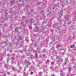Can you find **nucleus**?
<instances>
[{
  "mask_svg": "<svg viewBox=\"0 0 76 76\" xmlns=\"http://www.w3.org/2000/svg\"><path fill=\"white\" fill-rule=\"evenodd\" d=\"M70 47L71 48H73L75 47V45H73L72 46H71Z\"/></svg>",
  "mask_w": 76,
  "mask_h": 76,
  "instance_id": "nucleus-1",
  "label": "nucleus"
},
{
  "mask_svg": "<svg viewBox=\"0 0 76 76\" xmlns=\"http://www.w3.org/2000/svg\"><path fill=\"white\" fill-rule=\"evenodd\" d=\"M14 1H11V3H14Z\"/></svg>",
  "mask_w": 76,
  "mask_h": 76,
  "instance_id": "nucleus-2",
  "label": "nucleus"
},
{
  "mask_svg": "<svg viewBox=\"0 0 76 76\" xmlns=\"http://www.w3.org/2000/svg\"><path fill=\"white\" fill-rule=\"evenodd\" d=\"M71 69V68H69V70H70Z\"/></svg>",
  "mask_w": 76,
  "mask_h": 76,
  "instance_id": "nucleus-3",
  "label": "nucleus"
},
{
  "mask_svg": "<svg viewBox=\"0 0 76 76\" xmlns=\"http://www.w3.org/2000/svg\"><path fill=\"white\" fill-rule=\"evenodd\" d=\"M31 75H32V74H33V72H31Z\"/></svg>",
  "mask_w": 76,
  "mask_h": 76,
  "instance_id": "nucleus-4",
  "label": "nucleus"
},
{
  "mask_svg": "<svg viewBox=\"0 0 76 76\" xmlns=\"http://www.w3.org/2000/svg\"><path fill=\"white\" fill-rule=\"evenodd\" d=\"M48 61H49V60H48L47 61V62H48Z\"/></svg>",
  "mask_w": 76,
  "mask_h": 76,
  "instance_id": "nucleus-5",
  "label": "nucleus"
},
{
  "mask_svg": "<svg viewBox=\"0 0 76 76\" xmlns=\"http://www.w3.org/2000/svg\"><path fill=\"white\" fill-rule=\"evenodd\" d=\"M53 76H55L54 75H53Z\"/></svg>",
  "mask_w": 76,
  "mask_h": 76,
  "instance_id": "nucleus-6",
  "label": "nucleus"
},
{
  "mask_svg": "<svg viewBox=\"0 0 76 76\" xmlns=\"http://www.w3.org/2000/svg\"><path fill=\"white\" fill-rule=\"evenodd\" d=\"M73 69H74V67H73Z\"/></svg>",
  "mask_w": 76,
  "mask_h": 76,
  "instance_id": "nucleus-7",
  "label": "nucleus"
}]
</instances>
